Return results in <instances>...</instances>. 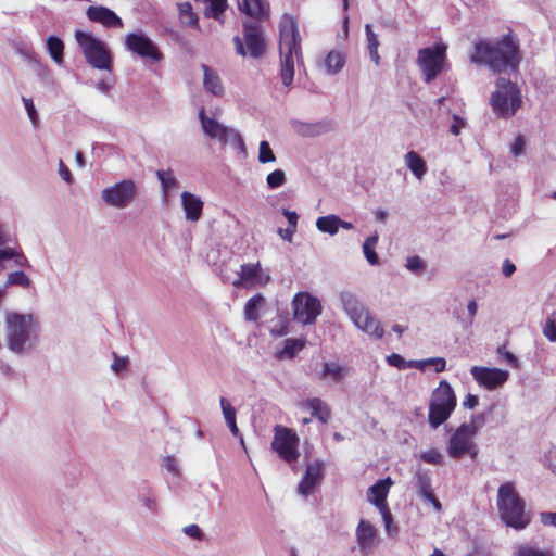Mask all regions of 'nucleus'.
<instances>
[{
	"label": "nucleus",
	"mask_w": 556,
	"mask_h": 556,
	"mask_svg": "<svg viewBox=\"0 0 556 556\" xmlns=\"http://www.w3.org/2000/svg\"><path fill=\"white\" fill-rule=\"evenodd\" d=\"M447 47L444 43H435L432 47L418 51L417 64L422 73L425 83L434 80L447 67Z\"/></svg>",
	"instance_id": "obj_8"
},
{
	"label": "nucleus",
	"mask_w": 556,
	"mask_h": 556,
	"mask_svg": "<svg viewBox=\"0 0 556 556\" xmlns=\"http://www.w3.org/2000/svg\"><path fill=\"white\" fill-rule=\"evenodd\" d=\"M23 102H24L26 112H27L31 123L34 124L35 127L38 126V124H39L38 115H37L35 106H34L33 100L29 98H23Z\"/></svg>",
	"instance_id": "obj_47"
},
{
	"label": "nucleus",
	"mask_w": 556,
	"mask_h": 556,
	"mask_svg": "<svg viewBox=\"0 0 556 556\" xmlns=\"http://www.w3.org/2000/svg\"><path fill=\"white\" fill-rule=\"evenodd\" d=\"M387 362L389 365L396 367L399 369H404L408 367L407 362L400 354L396 353H392L391 355H389L387 357Z\"/></svg>",
	"instance_id": "obj_48"
},
{
	"label": "nucleus",
	"mask_w": 556,
	"mask_h": 556,
	"mask_svg": "<svg viewBox=\"0 0 556 556\" xmlns=\"http://www.w3.org/2000/svg\"><path fill=\"white\" fill-rule=\"evenodd\" d=\"M299 437L290 428L281 425L274 427V439L271 441V450L286 463H295L299 457Z\"/></svg>",
	"instance_id": "obj_12"
},
{
	"label": "nucleus",
	"mask_w": 556,
	"mask_h": 556,
	"mask_svg": "<svg viewBox=\"0 0 556 556\" xmlns=\"http://www.w3.org/2000/svg\"><path fill=\"white\" fill-rule=\"evenodd\" d=\"M342 303L345 312L357 328L376 339L383 337L384 330L380 321L372 317L355 296L352 294H343Z\"/></svg>",
	"instance_id": "obj_10"
},
{
	"label": "nucleus",
	"mask_w": 556,
	"mask_h": 556,
	"mask_svg": "<svg viewBox=\"0 0 556 556\" xmlns=\"http://www.w3.org/2000/svg\"><path fill=\"white\" fill-rule=\"evenodd\" d=\"M425 365H433L435 372H441L445 370L446 361L443 357H432L428 358L424 362Z\"/></svg>",
	"instance_id": "obj_51"
},
{
	"label": "nucleus",
	"mask_w": 556,
	"mask_h": 556,
	"mask_svg": "<svg viewBox=\"0 0 556 556\" xmlns=\"http://www.w3.org/2000/svg\"><path fill=\"white\" fill-rule=\"evenodd\" d=\"M233 42L237 53L241 56L250 55L253 59H258L266 51L263 28L256 22H245L243 24V39L236 36Z\"/></svg>",
	"instance_id": "obj_11"
},
{
	"label": "nucleus",
	"mask_w": 556,
	"mask_h": 556,
	"mask_svg": "<svg viewBox=\"0 0 556 556\" xmlns=\"http://www.w3.org/2000/svg\"><path fill=\"white\" fill-rule=\"evenodd\" d=\"M483 421L482 416H476L470 422L462 424L454 431L446 444V451L451 458L458 460L464 456H469L475 460L478 457L479 448L475 442V437Z\"/></svg>",
	"instance_id": "obj_4"
},
{
	"label": "nucleus",
	"mask_w": 556,
	"mask_h": 556,
	"mask_svg": "<svg viewBox=\"0 0 556 556\" xmlns=\"http://www.w3.org/2000/svg\"><path fill=\"white\" fill-rule=\"evenodd\" d=\"M514 556H554L551 549H541L528 543L519 544Z\"/></svg>",
	"instance_id": "obj_38"
},
{
	"label": "nucleus",
	"mask_w": 556,
	"mask_h": 556,
	"mask_svg": "<svg viewBox=\"0 0 556 556\" xmlns=\"http://www.w3.org/2000/svg\"><path fill=\"white\" fill-rule=\"evenodd\" d=\"M376 529L365 520H361L356 529L357 543L362 549L370 548L376 539Z\"/></svg>",
	"instance_id": "obj_25"
},
{
	"label": "nucleus",
	"mask_w": 556,
	"mask_h": 556,
	"mask_svg": "<svg viewBox=\"0 0 556 556\" xmlns=\"http://www.w3.org/2000/svg\"><path fill=\"white\" fill-rule=\"evenodd\" d=\"M75 39L81 49L87 62L98 70L111 68V55L105 45L89 33L75 31Z\"/></svg>",
	"instance_id": "obj_9"
},
{
	"label": "nucleus",
	"mask_w": 556,
	"mask_h": 556,
	"mask_svg": "<svg viewBox=\"0 0 556 556\" xmlns=\"http://www.w3.org/2000/svg\"><path fill=\"white\" fill-rule=\"evenodd\" d=\"M521 93L518 86L506 78L496 80V89L491 96V105L494 113L503 118H508L521 106Z\"/></svg>",
	"instance_id": "obj_6"
},
{
	"label": "nucleus",
	"mask_w": 556,
	"mask_h": 556,
	"mask_svg": "<svg viewBox=\"0 0 556 556\" xmlns=\"http://www.w3.org/2000/svg\"><path fill=\"white\" fill-rule=\"evenodd\" d=\"M5 321L9 348L21 353L30 343L35 332L34 318L31 315L10 312L7 314Z\"/></svg>",
	"instance_id": "obj_7"
},
{
	"label": "nucleus",
	"mask_w": 556,
	"mask_h": 556,
	"mask_svg": "<svg viewBox=\"0 0 556 556\" xmlns=\"http://www.w3.org/2000/svg\"><path fill=\"white\" fill-rule=\"evenodd\" d=\"M466 122L459 115H453V123L450 126V132L454 136H458L462 129L465 127Z\"/></svg>",
	"instance_id": "obj_49"
},
{
	"label": "nucleus",
	"mask_w": 556,
	"mask_h": 556,
	"mask_svg": "<svg viewBox=\"0 0 556 556\" xmlns=\"http://www.w3.org/2000/svg\"><path fill=\"white\" fill-rule=\"evenodd\" d=\"M502 270L505 277H510L515 273L516 266L509 260H505L503 263Z\"/></svg>",
	"instance_id": "obj_61"
},
{
	"label": "nucleus",
	"mask_w": 556,
	"mask_h": 556,
	"mask_svg": "<svg viewBox=\"0 0 556 556\" xmlns=\"http://www.w3.org/2000/svg\"><path fill=\"white\" fill-rule=\"evenodd\" d=\"M341 218L337 215H327L319 217L316 222V227L319 231L336 235L340 228Z\"/></svg>",
	"instance_id": "obj_30"
},
{
	"label": "nucleus",
	"mask_w": 556,
	"mask_h": 556,
	"mask_svg": "<svg viewBox=\"0 0 556 556\" xmlns=\"http://www.w3.org/2000/svg\"><path fill=\"white\" fill-rule=\"evenodd\" d=\"M457 399L451 384L442 380L432 391L429 402L428 422L431 428L437 429L445 422L456 407Z\"/></svg>",
	"instance_id": "obj_5"
},
{
	"label": "nucleus",
	"mask_w": 556,
	"mask_h": 556,
	"mask_svg": "<svg viewBox=\"0 0 556 556\" xmlns=\"http://www.w3.org/2000/svg\"><path fill=\"white\" fill-rule=\"evenodd\" d=\"M415 486L424 498L433 493L430 476L426 471L418 470L415 473Z\"/></svg>",
	"instance_id": "obj_34"
},
{
	"label": "nucleus",
	"mask_w": 556,
	"mask_h": 556,
	"mask_svg": "<svg viewBox=\"0 0 556 556\" xmlns=\"http://www.w3.org/2000/svg\"><path fill=\"white\" fill-rule=\"evenodd\" d=\"M47 48L53 61L58 64H61L63 62L64 55L63 41L58 37L50 36L47 39Z\"/></svg>",
	"instance_id": "obj_35"
},
{
	"label": "nucleus",
	"mask_w": 556,
	"mask_h": 556,
	"mask_svg": "<svg viewBox=\"0 0 556 556\" xmlns=\"http://www.w3.org/2000/svg\"><path fill=\"white\" fill-rule=\"evenodd\" d=\"M405 162L412 173L421 179L427 172L425 160L415 151H409L405 155Z\"/></svg>",
	"instance_id": "obj_26"
},
{
	"label": "nucleus",
	"mask_w": 556,
	"mask_h": 556,
	"mask_svg": "<svg viewBox=\"0 0 556 556\" xmlns=\"http://www.w3.org/2000/svg\"><path fill=\"white\" fill-rule=\"evenodd\" d=\"M59 174L66 182H72L73 177L71 170L62 160L59 161Z\"/></svg>",
	"instance_id": "obj_55"
},
{
	"label": "nucleus",
	"mask_w": 556,
	"mask_h": 556,
	"mask_svg": "<svg viewBox=\"0 0 556 556\" xmlns=\"http://www.w3.org/2000/svg\"><path fill=\"white\" fill-rule=\"evenodd\" d=\"M393 484V481L390 477L386 479L379 480L374 485L368 489V497L369 501L377 508H384L388 505L387 497L390 490V486Z\"/></svg>",
	"instance_id": "obj_22"
},
{
	"label": "nucleus",
	"mask_w": 556,
	"mask_h": 556,
	"mask_svg": "<svg viewBox=\"0 0 556 556\" xmlns=\"http://www.w3.org/2000/svg\"><path fill=\"white\" fill-rule=\"evenodd\" d=\"M276 161V156L269 146V143L265 140L260 142L258 149V162L262 164L270 163Z\"/></svg>",
	"instance_id": "obj_42"
},
{
	"label": "nucleus",
	"mask_w": 556,
	"mask_h": 556,
	"mask_svg": "<svg viewBox=\"0 0 556 556\" xmlns=\"http://www.w3.org/2000/svg\"><path fill=\"white\" fill-rule=\"evenodd\" d=\"M280 75L289 87L294 78V64L302 62L301 36L294 16L285 14L279 24Z\"/></svg>",
	"instance_id": "obj_2"
},
{
	"label": "nucleus",
	"mask_w": 556,
	"mask_h": 556,
	"mask_svg": "<svg viewBox=\"0 0 556 556\" xmlns=\"http://www.w3.org/2000/svg\"><path fill=\"white\" fill-rule=\"evenodd\" d=\"M16 266L24 267L28 266V261L25 255L21 252H16V256L13 258Z\"/></svg>",
	"instance_id": "obj_64"
},
{
	"label": "nucleus",
	"mask_w": 556,
	"mask_h": 556,
	"mask_svg": "<svg viewBox=\"0 0 556 556\" xmlns=\"http://www.w3.org/2000/svg\"><path fill=\"white\" fill-rule=\"evenodd\" d=\"M184 532L195 540H202L203 539V532L197 525H189L184 528Z\"/></svg>",
	"instance_id": "obj_54"
},
{
	"label": "nucleus",
	"mask_w": 556,
	"mask_h": 556,
	"mask_svg": "<svg viewBox=\"0 0 556 556\" xmlns=\"http://www.w3.org/2000/svg\"><path fill=\"white\" fill-rule=\"evenodd\" d=\"M156 175L165 191H168L176 186V178L173 176L172 170H157Z\"/></svg>",
	"instance_id": "obj_44"
},
{
	"label": "nucleus",
	"mask_w": 556,
	"mask_h": 556,
	"mask_svg": "<svg viewBox=\"0 0 556 556\" xmlns=\"http://www.w3.org/2000/svg\"><path fill=\"white\" fill-rule=\"evenodd\" d=\"M126 49L141 59L161 62L164 59L159 46L142 31L129 33L125 36Z\"/></svg>",
	"instance_id": "obj_14"
},
{
	"label": "nucleus",
	"mask_w": 556,
	"mask_h": 556,
	"mask_svg": "<svg viewBox=\"0 0 556 556\" xmlns=\"http://www.w3.org/2000/svg\"><path fill=\"white\" fill-rule=\"evenodd\" d=\"M540 521L543 526H553L556 528V511H543L540 514Z\"/></svg>",
	"instance_id": "obj_53"
},
{
	"label": "nucleus",
	"mask_w": 556,
	"mask_h": 556,
	"mask_svg": "<svg viewBox=\"0 0 556 556\" xmlns=\"http://www.w3.org/2000/svg\"><path fill=\"white\" fill-rule=\"evenodd\" d=\"M345 64L344 54L340 51H330L325 59V66L329 74H337Z\"/></svg>",
	"instance_id": "obj_32"
},
{
	"label": "nucleus",
	"mask_w": 556,
	"mask_h": 556,
	"mask_svg": "<svg viewBox=\"0 0 556 556\" xmlns=\"http://www.w3.org/2000/svg\"><path fill=\"white\" fill-rule=\"evenodd\" d=\"M470 372L480 386L489 390L501 387L508 379V372L498 368L473 366Z\"/></svg>",
	"instance_id": "obj_18"
},
{
	"label": "nucleus",
	"mask_w": 556,
	"mask_h": 556,
	"mask_svg": "<svg viewBox=\"0 0 556 556\" xmlns=\"http://www.w3.org/2000/svg\"><path fill=\"white\" fill-rule=\"evenodd\" d=\"M525 146H526V141H525L523 136H521V135L517 136L515 138L514 143L511 144V153L516 156L522 154L523 150H525Z\"/></svg>",
	"instance_id": "obj_52"
},
{
	"label": "nucleus",
	"mask_w": 556,
	"mask_h": 556,
	"mask_svg": "<svg viewBox=\"0 0 556 556\" xmlns=\"http://www.w3.org/2000/svg\"><path fill=\"white\" fill-rule=\"evenodd\" d=\"M365 31H366V37H367V47H368L369 55L376 64H379L380 56L378 53V47H379L378 37L372 31V28L369 24L366 25Z\"/></svg>",
	"instance_id": "obj_37"
},
{
	"label": "nucleus",
	"mask_w": 556,
	"mask_h": 556,
	"mask_svg": "<svg viewBox=\"0 0 556 556\" xmlns=\"http://www.w3.org/2000/svg\"><path fill=\"white\" fill-rule=\"evenodd\" d=\"M16 250L13 248L0 249V264L5 260H12L16 256Z\"/></svg>",
	"instance_id": "obj_58"
},
{
	"label": "nucleus",
	"mask_w": 556,
	"mask_h": 556,
	"mask_svg": "<svg viewBox=\"0 0 556 556\" xmlns=\"http://www.w3.org/2000/svg\"><path fill=\"white\" fill-rule=\"evenodd\" d=\"M302 406L308 408L311 410L312 417L318 419L321 424L328 422L331 410L329 406L319 397L307 399L302 403Z\"/></svg>",
	"instance_id": "obj_23"
},
{
	"label": "nucleus",
	"mask_w": 556,
	"mask_h": 556,
	"mask_svg": "<svg viewBox=\"0 0 556 556\" xmlns=\"http://www.w3.org/2000/svg\"><path fill=\"white\" fill-rule=\"evenodd\" d=\"M282 214L288 219L289 226H291L292 228L298 227L299 215L296 214V212L283 208Z\"/></svg>",
	"instance_id": "obj_56"
},
{
	"label": "nucleus",
	"mask_w": 556,
	"mask_h": 556,
	"mask_svg": "<svg viewBox=\"0 0 556 556\" xmlns=\"http://www.w3.org/2000/svg\"><path fill=\"white\" fill-rule=\"evenodd\" d=\"M127 365V358H121L114 354V362L112 364V368L114 371L118 372Z\"/></svg>",
	"instance_id": "obj_62"
},
{
	"label": "nucleus",
	"mask_w": 556,
	"mask_h": 556,
	"mask_svg": "<svg viewBox=\"0 0 556 556\" xmlns=\"http://www.w3.org/2000/svg\"><path fill=\"white\" fill-rule=\"evenodd\" d=\"M421 459L428 464L432 465H442L443 464V456L442 454L435 450L431 448L421 454Z\"/></svg>",
	"instance_id": "obj_45"
},
{
	"label": "nucleus",
	"mask_w": 556,
	"mask_h": 556,
	"mask_svg": "<svg viewBox=\"0 0 556 556\" xmlns=\"http://www.w3.org/2000/svg\"><path fill=\"white\" fill-rule=\"evenodd\" d=\"M208 4L204 11L206 17L220 20V15L227 8V0H207Z\"/></svg>",
	"instance_id": "obj_39"
},
{
	"label": "nucleus",
	"mask_w": 556,
	"mask_h": 556,
	"mask_svg": "<svg viewBox=\"0 0 556 556\" xmlns=\"http://www.w3.org/2000/svg\"><path fill=\"white\" fill-rule=\"evenodd\" d=\"M286 181V175L282 169H275L267 175L266 182L270 189H276L282 186Z\"/></svg>",
	"instance_id": "obj_43"
},
{
	"label": "nucleus",
	"mask_w": 556,
	"mask_h": 556,
	"mask_svg": "<svg viewBox=\"0 0 556 556\" xmlns=\"http://www.w3.org/2000/svg\"><path fill=\"white\" fill-rule=\"evenodd\" d=\"M544 336L552 342H556V318L548 317L543 328Z\"/></svg>",
	"instance_id": "obj_46"
},
{
	"label": "nucleus",
	"mask_w": 556,
	"mask_h": 556,
	"mask_svg": "<svg viewBox=\"0 0 556 556\" xmlns=\"http://www.w3.org/2000/svg\"><path fill=\"white\" fill-rule=\"evenodd\" d=\"M470 61L497 74L517 71L521 61L519 39L511 29L495 41L480 39L473 43Z\"/></svg>",
	"instance_id": "obj_1"
},
{
	"label": "nucleus",
	"mask_w": 556,
	"mask_h": 556,
	"mask_svg": "<svg viewBox=\"0 0 556 556\" xmlns=\"http://www.w3.org/2000/svg\"><path fill=\"white\" fill-rule=\"evenodd\" d=\"M497 509L502 521L516 530H522L531 522L526 503L513 482H504L497 490Z\"/></svg>",
	"instance_id": "obj_3"
},
{
	"label": "nucleus",
	"mask_w": 556,
	"mask_h": 556,
	"mask_svg": "<svg viewBox=\"0 0 556 556\" xmlns=\"http://www.w3.org/2000/svg\"><path fill=\"white\" fill-rule=\"evenodd\" d=\"M199 119L204 134L210 138L217 139L223 146L227 144L229 141H235L238 144L243 146V140L238 132L224 126L216 119L208 117L205 114L204 108H201L199 111Z\"/></svg>",
	"instance_id": "obj_15"
},
{
	"label": "nucleus",
	"mask_w": 556,
	"mask_h": 556,
	"mask_svg": "<svg viewBox=\"0 0 556 556\" xmlns=\"http://www.w3.org/2000/svg\"><path fill=\"white\" fill-rule=\"evenodd\" d=\"M202 71L204 89L216 97H222L224 93V88L219 76L205 64L202 65Z\"/></svg>",
	"instance_id": "obj_24"
},
{
	"label": "nucleus",
	"mask_w": 556,
	"mask_h": 556,
	"mask_svg": "<svg viewBox=\"0 0 556 556\" xmlns=\"http://www.w3.org/2000/svg\"><path fill=\"white\" fill-rule=\"evenodd\" d=\"M346 372V368L338 363H325L320 374V379L331 378L333 381H341Z\"/></svg>",
	"instance_id": "obj_33"
},
{
	"label": "nucleus",
	"mask_w": 556,
	"mask_h": 556,
	"mask_svg": "<svg viewBox=\"0 0 556 556\" xmlns=\"http://www.w3.org/2000/svg\"><path fill=\"white\" fill-rule=\"evenodd\" d=\"M379 511L381 513L382 517H383V520H384V523H386V527L389 528L390 523L392 522V514L387 506H384V508H378Z\"/></svg>",
	"instance_id": "obj_63"
},
{
	"label": "nucleus",
	"mask_w": 556,
	"mask_h": 556,
	"mask_svg": "<svg viewBox=\"0 0 556 556\" xmlns=\"http://www.w3.org/2000/svg\"><path fill=\"white\" fill-rule=\"evenodd\" d=\"M406 267L412 271H418L425 268V263L419 256H410L407 258Z\"/></svg>",
	"instance_id": "obj_50"
},
{
	"label": "nucleus",
	"mask_w": 556,
	"mask_h": 556,
	"mask_svg": "<svg viewBox=\"0 0 556 556\" xmlns=\"http://www.w3.org/2000/svg\"><path fill=\"white\" fill-rule=\"evenodd\" d=\"M324 478V463L315 460L306 466L305 473L298 485L301 495H309Z\"/></svg>",
	"instance_id": "obj_19"
},
{
	"label": "nucleus",
	"mask_w": 556,
	"mask_h": 556,
	"mask_svg": "<svg viewBox=\"0 0 556 556\" xmlns=\"http://www.w3.org/2000/svg\"><path fill=\"white\" fill-rule=\"evenodd\" d=\"M5 285L28 288L30 286V279L24 271H13L8 275Z\"/></svg>",
	"instance_id": "obj_41"
},
{
	"label": "nucleus",
	"mask_w": 556,
	"mask_h": 556,
	"mask_svg": "<svg viewBox=\"0 0 556 556\" xmlns=\"http://www.w3.org/2000/svg\"><path fill=\"white\" fill-rule=\"evenodd\" d=\"M306 344L303 338H289L285 340L283 349L278 353L279 358H293Z\"/></svg>",
	"instance_id": "obj_27"
},
{
	"label": "nucleus",
	"mask_w": 556,
	"mask_h": 556,
	"mask_svg": "<svg viewBox=\"0 0 556 556\" xmlns=\"http://www.w3.org/2000/svg\"><path fill=\"white\" fill-rule=\"evenodd\" d=\"M86 14L91 22L102 24L108 28H122L123 21L112 10L102 5H90Z\"/></svg>",
	"instance_id": "obj_20"
},
{
	"label": "nucleus",
	"mask_w": 556,
	"mask_h": 556,
	"mask_svg": "<svg viewBox=\"0 0 556 556\" xmlns=\"http://www.w3.org/2000/svg\"><path fill=\"white\" fill-rule=\"evenodd\" d=\"M136 192L131 180H123L102 191L103 200L111 206L125 207L134 199Z\"/></svg>",
	"instance_id": "obj_17"
},
{
	"label": "nucleus",
	"mask_w": 556,
	"mask_h": 556,
	"mask_svg": "<svg viewBox=\"0 0 556 556\" xmlns=\"http://www.w3.org/2000/svg\"><path fill=\"white\" fill-rule=\"evenodd\" d=\"M240 8L247 15L255 20H262L267 14L262 0H242Z\"/></svg>",
	"instance_id": "obj_28"
},
{
	"label": "nucleus",
	"mask_w": 556,
	"mask_h": 556,
	"mask_svg": "<svg viewBox=\"0 0 556 556\" xmlns=\"http://www.w3.org/2000/svg\"><path fill=\"white\" fill-rule=\"evenodd\" d=\"M270 275L266 273L260 262L242 264L238 278L232 282L236 288L251 289L256 286H266Z\"/></svg>",
	"instance_id": "obj_16"
},
{
	"label": "nucleus",
	"mask_w": 556,
	"mask_h": 556,
	"mask_svg": "<svg viewBox=\"0 0 556 556\" xmlns=\"http://www.w3.org/2000/svg\"><path fill=\"white\" fill-rule=\"evenodd\" d=\"M293 318L302 325L315 324L323 312L320 301L306 291L298 292L292 300Z\"/></svg>",
	"instance_id": "obj_13"
},
{
	"label": "nucleus",
	"mask_w": 556,
	"mask_h": 556,
	"mask_svg": "<svg viewBox=\"0 0 556 556\" xmlns=\"http://www.w3.org/2000/svg\"><path fill=\"white\" fill-rule=\"evenodd\" d=\"M220 407L223 410V415L225 417L226 424L229 427L230 431L235 437L240 435L239 428L236 421V409L235 407L224 397L222 396L219 400Z\"/></svg>",
	"instance_id": "obj_29"
},
{
	"label": "nucleus",
	"mask_w": 556,
	"mask_h": 556,
	"mask_svg": "<svg viewBox=\"0 0 556 556\" xmlns=\"http://www.w3.org/2000/svg\"><path fill=\"white\" fill-rule=\"evenodd\" d=\"M178 9H179V16H180L181 22L187 26L198 28V26H199L198 16L193 12L191 3H189V2L179 3Z\"/></svg>",
	"instance_id": "obj_36"
},
{
	"label": "nucleus",
	"mask_w": 556,
	"mask_h": 556,
	"mask_svg": "<svg viewBox=\"0 0 556 556\" xmlns=\"http://www.w3.org/2000/svg\"><path fill=\"white\" fill-rule=\"evenodd\" d=\"M265 299L262 294H255L250 298L244 305V317L249 321H256L260 318L258 308Z\"/></svg>",
	"instance_id": "obj_31"
},
{
	"label": "nucleus",
	"mask_w": 556,
	"mask_h": 556,
	"mask_svg": "<svg viewBox=\"0 0 556 556\" xmlns=\"http://www.w3.org/2000/svg\"><path fill=\"white\" fill-rule=\"evenodd\" d=\"M479 403V399L477 395H473V394H467L464 402H463V405L466 407V408H469V409H472L475 408Z\"/></svg>",
	"instance_id": "obj_59"
},
{
	"label": "nucleus",
	"mask_w": 556,
	"mask_h": 556,
	"mask_svg": "<svg viewBox=\"0 0 556 556\" xmlns=\"http://www.w3.org/2000/svg\"><path fill=\"white\" fill-rule=\"evenodd\" d=\"M378 237L371 236L368 237L364 244L363 251L369 264L376 265L378 263V254L375 251V245L377 244Z\"/></svg>",
	"instance_id": "obj_40"
},
{
	"label": "nucleus",
	"mask_w": 556,
	"mask_h": 556,
	"mask_svg": "<svg viewBox=\"0 0 556 556\" xmlns=\"http://www.w3.org/2000/svg\"><path fill=\"white\" fill-rule=\"evenodd\" d=\"M181 205L188 220L198 222L201 218L204 203L200 197L184 191L181 193Z\"/></svg>",
	"instance_id": "obj_21"
},
{
	"label": "nucleus",
	"mask_w": 556,
	"mask_h": 556,
	"mask_svg": "<svg viewBox=\"0 0 556 556\" xmlns=\"http://www.w3.org/2000/svg\"><path fill=\"white\" fill-rule=\"evenodd\" d=\"M296 231V228H292L291 226H288L286 229L279 228L278 233L280 237L287 241H291L294 232Z\"/></svg>",
	"instance_id": "obj_60"
},
{
	"label": "nucleus",
	"mask_w": 556,
	"mask_h": 556,
	"mask_svg": "<svg viewBox=\"0 0 556 556\" xmlns=\"http://www.w3.org/2000/svg\"><path fill=\"white\" fill-rule=\"evenodd\" d=\"M497 352H498L500 354H502V355L505 357V359H506V361H507L511 366H514V367H517V366H518V359H517V357H516L513 353H510V352L506 351V350H505V345L500 346V348L497 349Z\"/></svg>",
	"instance_id": "obj_57"
}]
</instances>
